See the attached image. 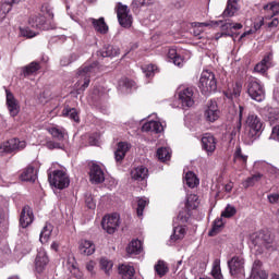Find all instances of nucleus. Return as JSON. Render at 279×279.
Returning <instances> with one entry per match:
<instances>
[{
  "instance_id": "4c0bfd02",
  "label": "nucleus",
  "mask_w": 279,
  "mask_h": 279,
  "mask_svg": "<svg viewBox=\"0 0 279 279\" xmlns=\"http://www.w3.org/2000/svg\"><path fill=\"white\" fill-rule=\"evenodd\" d=\"M192 34L195 38L202 39V34H204V27H208V24L206 23H199V22H194L192 23Z\"/></svg>"
},
{
  "instance_id": "412c9836",
  "label": "nucleus",
  "mask_w": 279,
  "mask_h": 279,
  "mask_svg": "<svg viewBox=\"0 0 279 279\" xmlns=\"http://www.w3.org/2000/svg\"><path fill=\"white\" fill-rule=\"evenodd\" d=\"M132 145L128 144V142L118 143V148L114 151V158L117 162H122L123 158H125V154L130 151Z\"/></svg>"
},
{
  "instance_id": "603ef678",
  "label": "nucleus",
  "mask_w": 279,
  "mask_h": 279,
  "mask_svg": "<svg viewBox=\"0 0 279 279\" xmlns=\"http://www.w3.org/2000/svg\"><path fill=\"white\" fill-rule=\"evenodd\" d=\"M100 267L107 276H110V271H112V267H113L112 260H109L107 258H101L100 259Z\"/></svg>"
},
{
  "instance_id": "f704fd0d",
  "label": "nucleus",
  "mask_w": 279,
  "mask_h": 279,
  "mask_svg": "<svg viewBox=\"0 0 279 279\" xmlns=\"http://www.w3.org/2000/svg\"><path fill=\"white\" fill-rule=\"evenodd\" d=\"M241 90H243V85L241 83H235L232 89H228L225 95L228 99H236L241 97Z\"/></svg>"
},
{
  "instance_id": "e433bc0d",
  "label": "nucleus",
  "mask_w": 279,
  "mask_h": 279,
  "mask_svg": "<svg viewBox=\"0 0 279 279\" xmlns=\"http://www.w3.org/2000/svg\"><path fill=\"white\" fill-rule=\"evenodd\" d=\"M119 88L122 93H130L132 88H136V83L130 78H121L119 81Z\"/></svg>"
},
{
  "instance_id": "4d7b16f0",
  "label": "nucleus",
  "mask_w": 279,
  "mask_h": 279,
  "mask_svg": "<svg viewBox=\"0 0 279 279\" xmlns=\"http://www.w3.org/2000/svg\"><path fill=\"white\" fill-rule=\"evenodd\" d=\"M236 215V208L231 205H227L226 209L221 213V217H226L230 219V217H234Z\"/></svg>"
},
{
  "instance_id": "b1692460",
  "label": "nucleus",
  "mask_w": 279,
  "mask_h": 279,
  "mask_svg": "<svg viewBox=\"0 0 279 279\" xmlns=\"http://www.w3.org/2000/svg\"><path fill=\"white\" fill-rule=\"evenodd\" d=\"M119 53V47L113 45H105L102 49L99 51V56H101V58H117Z\"/></svg>"
},
{
  "instance_id": "393cba45",
  "label": "nucleus",
  "mask_w": 279,
  "mask_h": 279,
  "mask_svg": "<svg viewBox=\"0 0 279 279\" xmlns=\"http://www.w3.org/2000/svg\"><path fill=\"white\" fill-rule=\"evenodd\" d=\"M89 23H92L94 29L98 32V34H108V24H106V20L104 17L89 19Z\"/></svg>"
},
{
  "instance_id": "a211bd4d",
  "label": "nucleus",
  "mask_w": 279,
  "mask_h": 279,
  "mask_svg": "<svg viewBox=\"0 0 279 279\" xmlns=\"http://www.w3.org/2000/svg\"><path fill=\"white\" fill-rule=\"evenodd\" d=\"M267 243L264 233H253L251 235V244L255 247L256 252H263L267 247Z\"/></svg>"
},
{
  "instance_id": "ea45409f",
  "label": "nucleus",
  "mask_w": 279,
  "mask_h": 279,
  "mask_svg": "<svg viewBox=\"0 0 279 279\" xmlns=\"http://www.w3.org/2000/svg\"><path fill=\"white\" fill-rule=\"evenodd\" d=\"M51 232H53V227L51 225H46L39 235L40 243H47L51 236Z\"/></svg>"
},
{
  "instance_id": "a18cd8bd",
  "label": "nucleus",
  "mask_w": 279,
  "mask_h": 279,
  "mask_svg": "<svg viewBox=\"0 0 279 279\" xmlns=\"http://www.w3.org/2000/svg\"><path fill=\"white\" fill-rule=\"evenodd\" d=\"M77 58H80V56H77V53H75V52L70 53L68 56H63L60 59V65L61 66H69L70 64H73V62H76Z\"/></svg>"
},
{
  "instance_id": "680f3d73",
  "label": "nucleus",
  "mask_w": 279,
  "mask_h": 279,
  "mask_svg": "<svg viewBox=\"0 0 279 279\" xmlns=\"http://www.w3.org/2000/svg\"><path fill=\"white\" fill-rule=\"evenodd\" d=\"M252 276L254 279H268L269 276L265 270H257L255 272H252Z\"/></svg>"
},
{
  "instance_id": "0e129e2a",
  "label": "nucleus",
  "mask_w": 279,
  "mask_h": 279,
  "mask_svg": "<svg viewBox=\"0 0 279 279\" xmlns=\"http://www.w3.org/2000/svg\"><path fill=\"white\" fill-rule=\"evenodd\" d=\"M264 25H265V20L263 17H258L254 22V29H255V32H258V29H260Z\"/></svg>"
},
{
  "instance_id": "39448f33",
  "label": "nucleus",
  "mask_w": 279,
  "mask_h": 279,
  "mask_svg": "<svg viewBox=\"0 0 279 279\" xmlns=\"http://www.w3.org/2000/svg\"><path fill=\"white\" fill-rule=\"evenodd\" d=\"M48 181L51 186H54V189H59L60 191H62V189H66V186L71 184L69 175H66L62 170H54L52 173H49Z\"/></svg>"
},
{
  "instance_id": "13d9d810",
  "label": "nucleus",
  "mask_w": 279,
  "mask_h": 279,
  "mask_svg": "<svg viewBox=\"0 0 279 279\" xmlns=\"http://www.w3.org/2000/svg\"><path fill=\"white\" fill-rule=\"evenodd\" d=\"M154 0H133L132 5L133 8H145L147 5H151Z\"/></svg>"
},
{
  "instance_id": "f257e3e1",
  "label": "nucleus",
  "mask_w": 279,
  "mask_h": 279,
  "mask_svg": "<svg viewBox=\"0 0 279 279\" xmlns=\"http://www.w3.org/2000/svg\"><path fill=\"white\" fill-rule=\"evenodd\" d=\"M99 73V63L94 62L89 65H83L77 71L76 86L80 87L78 90H86L90 84V76Z\"/></svg>"
},
{
  "instance_id": "4468645a",
  "label": "nucleus",
  "mask_w": 279,
  "mask_h": 279,
  "mask_svg": "<svg viewBox=\"0 0 279 279\" xmlns=\"http://www.w3.org/2000/svg\"><path fill=\"white\" fill-rule=\"evenodd\" d=\"M89 180L93 184H101L105 182L106 175L104 174V170L97 163H93L89 170Z\"/></svg>"
},
{
  "instance_id": "f3484780",
  "label": "nucleus",
  "mask_w": 279,
  "mask_h": 279,
  "mask_svg": "<svg viewBox=\"0 0 279 279\" xmlns=\"http://www.w3.org/2000/svg\"><path fill=\"white\" fill-rule=\"evenodd\" d=\"M47 265H49V256H47V252L39 251L35 258V270L37 271V274H43Z\"/></svg>"
},
{
  "instance_id": "864d4df0",
  "label": "nucleus",
  "mask_w": 279,
  "mask_h": 279,
  "mask_svg": "<svg viewBox=\"0 0 279 279\" xmlns=\"http://www.w3.org/2000/svg\"><path fill=\"white\" fill-rule=\"evenodd\" d=\"M142 71L146 77H154V75L156 74V71H158V68L154 64H148V65L142 66Z\"/></svg>"
},
{
  "instance_id": "bf43d9fd",
  "label": "nucleus",
  "mask_w": 279,
  "mask_h": 279,
  "mask_svg": "<svg viewBox=\"0 0 279 279\" xmlns=\"http://www.w3.org/2000/svg\"><path fill=\"white\" fill-rule=\"evenodd\" d=\"M47 149H64V145L60 142L48 141L46 143Z\"/></svg>"
},
{
  "instance_id": "79ce46f5",
  "label": "nucleus",
  "mask_w": 279,
  "mask_h": 279,
  "mask_svg": "<svg viewBox=\"0 0 279 279\" xmlns=\"http://www.w3.org/2000/svg\"><path fill=\"white\" fill-rule=\"evenodd\" d=\"M262 179L263 173L253 174L252 177H248L244 182H242V186H244V189H250V186H254L256 182H260Z\"/></svg>"
},
{
  "instance_id": "338daca9",
  "label": "nucleus",
  "mask_w": 279,
  "mask_h": 279,
  "mask_svg": "<svg viewBox=\"0 0 279 279\" xmlns=\"http://www.w3.org/2000/svg\"><path fill=\"white\" fill-rule=\"evenodd\" d=\"M268 202L270 204H278V202H279V194H270V195H268Z\"/></svg>"
},
{
  "instance_id": "4be33fe9",
  "label": "nucleus",
  "mask_w": 279,
  "mask_h": 279,
  "mask_svg": "<svg viewBox=\"0 0 279 279\" xmlns=\"http://www.w3.org/2000/svg\"><path fill=\"white\" fill-rule=\"evenodd\" d=\"M241 10V7L239 5V0H228L227 7L222 13L223 17H232L236 12Z\"/></svg>"
},
{
  "instance_id": "2eb2a0df",
  "label": "nucleus",
  "mask_w": 279,
  "mask_h": 279,
  "mask_svg": "<svg viewBox=\"0 0 279 279\" xmlns=\"http://www.w3.org/2000/svg\"><path fill=\"white\" fill-rule=\"evenodd\" d=\"M274 56L271 53L266 54L263 60L257 63L254 68L255 73H260L262 75H265L269 69L274 66Z\"/></svg>"
},
{
  "instance_id": "09e8293b",
  "label": "nucleus",
  "mask_w": 279,
  "mask_h": 279,
  "mask_svg": "<svg viewBox=\"0 0 279 279\" xmlns=\"http://www.w3.org/2000/svg\"><path fill=\"white\" fill-rule=\"evenodd\" d=\"M155 271L160 278H162V276H167L169 272V267H167V263H165V260H159L155 265Z\"/></svg>"
},
{
  "instance_id": "0eeeda50",
  "label": "nucleus",
  "mask_w": 279,
  "mask_h": 279,
  "mask_svg": "<svg viewBox=\"0 0 279 279\" xmlns=\"http://www.w3.org/2000/svg\"><path fill=\"white\" fill-rule=\"evenodd\" d=\"M117 16L121 27H132V14L128 5L119 2L116 7Z\"/></svg>"
},
{
  "instance_id": "2f4dec72",
  "label": "nucleus",
  "mask_w": 279,
  "mask_h": 279,
  "mask_svg": "<svg viewBox=\"0 0 279 279\" xmlns=\"http://www.w3.org/2000/svg\"><path fill=\"white\" fill-rule=\"evenodd\" d=\"M148 173L149 170L146 167L141 166L131 171V178L132 180L142 181L145 180V178H147Z\"/></svg>"
},
{
  "instance_id": "58836bf2",
  "label": "nucleus",
  "mask_w": 279,
  "mask_h": 279,
  "mask_svg": "<svg viewBox=\"0 0 279 279\" xmlns=\"http://www.w3.org/2000/svg\"><path fill=\"white\" fill-rule=\"evenodd\" d=\"M184 182L190 189H195V186L199 184V179H197V175L190 171L185 174Z\"/></svg>"
},
{
  "instance_id": "bb28decb",
  "label": "nucleus",
  "mask_w": 279,
  "mask_h": 279,
  "mask_svg": "<svg viewBox=\"0 0 279 279\" xmlns=\"http://www.w3.org/2000/svg\"><path fill=\"white\" fill-rule=\"evenodd\" d=\"M49 134H51L52 138H56L57 141H66L69 138V135L66 133V130L64 128L59 126H52L48 129Z\"/></svg>"
},
{
  "instance_id": "6e6552de",
  "label": "nucleus",
  "mask_w": 279,
  "mask_h": 279,
  "mask_svg": "<svg viewBox=\"0 0 279 279\" xmlns=\"http://www.w3.org/2000/svg\"><path fill=\"white\" fill-rule=\"evenodd\" d=\"M121 221L119 214H112L111 216H105L101 221L102 229L107 234H114L119 228Z\"/></svg>"
},
{
  "instance_id": "052dcab7",
  "label": "nucleus",
  "mask_w": 279,
  "mask_h": 279,
  "mask_svg": "<svg viewBox=\"0 0 279 279\" xmlns=\"http://www.w3.org/2000/svg\"><path fill=\"white\" fill-rule=\"evenodd\" d=\"M85 204H86L87 208H89L90 210H95L96 204H95V199H93L92 195H89V194L85 195Z\"/></svg>"
},
{
  "instance_id": "c85d7f7f",
  "label": "nucleus",
  "mask_w": 279,
  "mask_h": 279,
  "mask_svg": "<svg viewBox=\"0 0 279 279\" xmlns=\"http://www.w3.org/2000/svg\"><path fill=\"white\" fill-rule=\"evenodd\" d=\"M221 32L222 36H232V34H230V32H232V29H243V24L241 23H232L230 21H227L225 23L221 24Z\"/></svg>"
},
{
  "instance_id": "3c124183",
  "label": "nucleus",
  "mask_w": 279,
  "mask_h": 279,
  "mask_svg": "<svg viewBox=\"0 0 279 279\" xmlns=\"http://www.w3.org/2000/svg\"><path fill=\"white\" fill-rule=\"evenodd\" d=\"M21 0H12V2H5L0 7V20L5 19V15L12 10V3H19Z\"/></svg>"
},
{
  "instance_id": "f03ea898",
  "label": "nucleus",
  "mask_w": 279,
  "mask_h": 279,
  "mask_svg": "<svg viewBox=\"0 0 279 279\" xmlns=\"http://www.w3.org/2000/svg\"><path fill=\"white\" fill-rule=\"evenodd\" d=\"M199 90L203 95H210V93L217 92V77L210 70H204L201 74Z\"/></svg>"
},
{
  "instance_id": "37998d69",
  "label": "nucleus",
  "mask_w": 279,
  "mask_h": 279,
  "mask_svg": "<svg viewBox=\"0 0 279 279\" xmlns=\"http://www.w3.org/2000/svg\"><path fill=\"white\" fill-rule=\"evenodd\" d=\"M211 276L215 279H223V275L221 274V260L220 259L214 260Z\"/></svg>"
},
{
  "instance_id": "7ed1b4c3",
  "label": "nucleus",
  "mask_w": 279,
  "mask_h": 279,
  "mask_svg": "<svg viewBox=\"0 0 279 279\" xmlns=\"http://www.w3.org/2000/svg\"><path fill=\"white\" fill-rule=\"evenodd\" d=\"M246 93L253 101H264L265 100V86L257 78L251 77L246 83Z\"/></svg>"
},
{
  "instance_id": "72a5a7b5",
  "label": "nucleus",
  "mask_w": 279,
  "mask_h": 279,
  "mask_svg": "<svg viewBox=\"0 0 279 279\" xmlns=\"http://www.w3.org/2000/svg\"><path fill=\"white\" fill-rule=\"evenodd\" d=\"M62 117H66L68 119H71L72 121H75L76 123H80V113L77 112V109L69 107L66 105L62 112Z\"/></svg>"
},
{
  "instance_id": "dca6fc26",
  "label": "nucleus",
  "mask_w": 279,
  "mask_h": 279,
  "mask_svg": "<svg viewBox=\"0 0 279 279\" xmlns=\"http://www.w3.org/2000/svg\"><path fill=\"white\" fill-rule=\"evenodd\" d=\"M32 223H34V211H32V207L26 205L20 215V226L21 228H28Z\"/></svg>"
},
{
  "instance_id": "5fc2aeb1",
  "label": "nucleus",
  "mask_w": 279,
  "mask_h": 279,
  "mask_svg": "<svg viewBox=\"0 0 279 279\" xmlns=\"http://www.w3.org/2000/svg\"><path fill=\"white\" fill-rule=\"evenodd\" d=\"M20 34L24 38H35V36H38V32L32 31V28H29V26L20 28Z\"/></svg>"
},
{
  "instance_id": "aec40b11",
  "label": "nucleus",
  "mask_w": 279,
  "mask_h": 279,
  "mask_svg": "<svg viewBox=\"0 0 279 279\" xmlns=\"http://www.w3.org/2000/svg\"><path fill=\"white\" fill-rule=\"evenodd\" d=\"M186 236V228L183 226H178L173 228V233L170 235V240L167 245H173L177 241H182Z\"/></svg>"
},
{
  "instance_id": "5701e85b",
  "label": "nucleus",
  "mask_w": 279,
  "mask_h": 279,
  "mask_svg": "<svg viewBox=\"0 0 279 279\" xmlns=\"http://www.w3.org/2000/svg\"><path fill=\"white\" fill-rule=\"evenodd\" d=\"M47 23V19L45 15L38 13V14H33L28 19V25L33 27V29H40L43 26Z\"/></svg>"
},
{
  "instance_id": "473e14b6",
  "label": "nucleus",
  "mask_w": 279,
  "mask_h": 279,
  "mask_svg": "<svg viewBox=\"0 0 279 279\" xmlns=\"http://www.w3.org/2000/svg\"><path fill=\"white\" fill-rule=\"evenodd\" d=\"M141 252H143V243L141 242V240L131 241L126 247V253L131 256L141 254Z\"/></svg>"
},
{
  "instance_id": "c756f323",
  "label": "nucleus",
  "mask_w": 279,
  "mask_h": 279,
  "mask_svg": "<svg viewBox=\"0 0 279 279\" xmlns=\"http://www.w3.org/2000/svg\"><path fill=\"white\" fill-rule=\"evenodd\" d=\"M38 174L36 173V169L32 166H28L21 174V180L23 182H36Z\"/></svg>"
},
{
  "instance_id": "a19ab883",
  "label": "nucleus",
  "mask_w": 279,
  "mask_h": 279,
  "mask_svg": "<svg viewBox=\"0 0 279 279\" xmlns=\"http://www.w3.org/2000/svg\"><path fill=\"white\" fill-rule=\"evenodd\" d=\"M264 10H267L268 15H266V19H274L276 14H279V2H272L270 4L264 5Z\"/></svg>"
},
{
  "instance_id": "8fccbe9b",
  "label": "nucleus",
  "mask_w": 279,
  "mask_h": 279,
  "mask_svg": "<svg viewBox=\"0 0 279 279\" xmlns=\"http://www.w3.org/2000/svg\"><path fill=\"white\" fill-rule=\"evenodd\" d=\"M137 207H136V214L137 217H143V211L145 210L146 206L149 204V199L146 197L137 198Z\"/></svg>"
},
{
  "instance_id": "f8f14e48",
  "label": "nucleus",
  "mask_w": 279,
  "mask_h": 279,
  "mask_svg": "<svg viewBox=\"0 0 279 279\" xmlns=\"http://www.w3.org/2000/svg\"><path fill=\"white\" fill-rule=\"evenodd\" d=\"M221 114V111H219V106H217V101L210 100L207 104V108L205 109L204 117L206 121L209 123H215L217 119H219V116Z\"/></svg>"
},
{
  "instance_id": "e2e57ef3",
  "label": "nucleus",
  "mask_w": 279,
  "mask_h": 279,
  "mask_svg": "<svg viewBox=\"0 0 279 279\" xmlns=\"http://www.w3.org/2000/svg\"><path fill=\"white\" fill-rule=\"evenodd\" d=\"M40 12H43V14L53 16V13L51 12V7L49 5V3L43 4L41 8H40Z\"/></svg>"
},
{
  "instance_id": "1a4fd4ad",
  "label": "nucleus",
  "mask_w": 279,
  "mask_h": 279,
  "mask_svg": "<svg viewBox=\"0 0 279 279\" xmlns=\"http://www.w3.org/2000/svg\"><path fill=\"white\" fill-rule=\"evenodd\" d=\"M178 97L182 108H193V106H195V96L193 88L186 87L180 89Z\"/></svg>"
},
{
  "instance_id": "de8ad7c7",
  "label": "nucleus",
  "mask_w": 279,
  "mask_h": 279,
  "mask_svg": "<svg viewBox=\"0 0 279 279\" xmlns=\"http://www.w3.org/2000/svg\"><path fill=\"white\" fill-rule=\"evenodd\" d=\"M222 228H223V219L217 218L213 223L211 230H209L208 232L209 236H216V234H219Z\"/></svg>"
},
{
  "instance_id": "a878e982",
  "label": "nucleus",
  "mask_w": 279,
  "mask_h": 279,
  "mask_svg": "<svg viewBox=\"0 0 279 279\" xmlns=\"http://www.w3.org/2000/svg\"><path fill=\"white\" fill-rule=\"evenodd\" d=\"M165 128L159 121H149L143 124L142 132H155V134H160Z\"/></svg>"
},
{
  "instance_id": "7c9ffc66",
  "label": "nucleus",
  "mask_w": 279,
  "mask_h": 279,
  "mask_svg": "<svg viewBox=\"0 0 279 279\" xmlns=\"http://www.w3.org/2000/svg\"><path fill=\"white\" fill-rule=\"evenodd\" d=\"M40 71V63L33 61L28 65L22 68V74L24 77H29V75H35Z\"/></svg>"
},
{
  "instance_id": "9b49d317",
  "label": "nucleus",
  "mask_w": 279,
  "mask_h": 279,
  "mask_svg": "<svg viewBox=\"0 0 279 279\" xmlns=\"http://www.w3.org/2000/svg\"><path fill=\"white\" fill-rule=\"evenodd\" d=\"M202 149L206 151L207 156H213L217 149V138L210 133H205L202 137Z\"/></svg>"
},
{
  "instance_id": "c9c22d12",
  "label": "nucleus",
  "mask_w": 279,
  "mask_h": 279,
  "mask_svg": "<svg viewBox=\"0 0 279 279\" xmlns=\"http://www.w3.org/2000/svg\"><path fill=\"white\" fill-rule=\"evenodd\" d=\"M68 269L74 276V278L81 279L82 278V271H80V268H77V263H75V257H69L68 258Z\"/></svg>"
},
{
  "instance_id": "423d86ee",
  "label": "nucleus",
  "mask_w": 279,
  "mask_h": 279,
  "mask_svg": "<svg viewBox=\"0 0 279 279\" xmlns=\"http://www.w3.org/2000/svg\"><path fill=\"white\" fill-rule=\"evenodd\" d=\"M27 147V142L19 138H11L0 146V154H12L14 151H21Z\"/></svg>"
},
{
  "instance_id": "20e7f679",
  "label": "nucleus",
  "mask_w": 279,
  "mask_h": 279,
  "mask_svg": "<svg viewBox=\"0 0 279 279\" xmlns=\"http://www.w3.org/2000/svg\"><path fill=\"white\" fill-rule=\"evenodd\" d=\"M246 132L248 138H256L263 134V120L254 113H250L246 119Z\"/></svg>"
},
{
  "instance_id": "cd10ccee",
  "label": "nucleus",
  "mask_w": 279,
  "mask_h": 279,
  "mask_svg": "<svg viewBox=\"0 0 279 279\" xmlns=\"http://www.w3.org/2000/svg\"><path fill=\"white\" fill-rule=\"evenodd\" d=\"M80 252L84 256H93L95 254V244L89 240H82L80 243Z\"/></svg>"
},
{
  "instance_id": "774afa93",
  "label": "nucleus",
  "mask_w": 279,
  "mask_h": 279,
  "mask_svg": "<svg viewBox=\"0 0 279 279\" xmlns=\"http://www.w3.org/2000/svg\"><path fill=\"white\" fill-rule=\"evenodd\" d=\"M271 137L279 141V125L272 128Z\"/></svg>"
},
{
  "instance_id": "ddd939ff",
  "label": "nucleus",
  "mask_w": 279,
  "mask_h": 279,
  "mask_svg": "<svg viewBox=\"0 0 279 279\" xmlns=\"http://www.w3.org/2000/svg\"><path fill=\"white\" fill-rule=\"evenodd\" d=\"M5 94H7V108L11 117H16V114L21 112V106L19 105V100H16L12 92L5 89Z\"/></svg>"
},
{
  "instance_id": "c03bdc74",
  "label": "nucleus",
  "mask_w": 279,
  "mask_h": 279,
  "mask_svg": "<svg viewBox=\"0 0 279 279\" xmlns=\"http://www.w3.org/2000/svg\"><path fill=\"white\" fill-rule=\"evenodd\" d=\"M157 158L161 162H167V160H171V150L166 147H161L157 149Z\"/></svg>"
},
{
  "instance_id": "6e6d98bb",
  "label": "nucleus",
  "mask_w": 279,
  "mask_h": 279,
  "mask_svg": "<svg viewBox=\"0 0 279 279\" xmlns=\"http://www.w3.org/2000/svg\"><path fill=\"white\" fill-rule=\"evenodd\" d=\"M243 162V165H245L247 162V156L243 155L242 150H241V146H238L234 153V162Z\"/></svg>"
},
{
  "instance_id": "6ab92c4d",
  "label": "nucleus",
  "mask_w": 279,
  "mask_h": 279,
  "mask_svg": "<svg viewBox=\"0 0 279 279\" xmlns=\"http://www.w3.org/2000/svg\"><path fill=\"white\" fill-rule=\"evenodd\" d=\"M118 271L120 279H136V277H134L136 274L134 266L122 264L119 266Z\"/></svg>"
},
{
  "instance_id": "49530a36",
  "label": "nucleus",
  "mask_w": 279,
  "mask_h": 279,
  "mask_svg": "<svg viewBox=\"0 0 279 279\" xmlns=\"http://www.w3.org/2000/svg\"><path fill=\"white\" fill-rule=\"evenodd\" d=\"M186 208L195 210L199 206V197L196 194H190L186 199Z\"/></svg>"
},
{
  "instance_id": "9d476101",
  "label": "nucleus",
  "mask_w": 279,
  "mask_h": 279,
  "mask_svg": "<svg viewBox=\"0 0 279 279\" xmlns=\"http://www.w3.org/2000/svg\"><path fill=\"white\" fill-rule=\"evenodd\" d=\"M231 276L245 274V259L241 256H234L228 262Z\"/></svg>"
},
{
  "instance_id": "69168bd1",
  "label": "nucleus",
  "mask_w": 279,
  "mask_h": 279,
  "mask_svg": "<svg viewBox=\"0 0 279 279\" xmlns=\"http://www.w3.org/2000/svg\"><path fill=\"white\" fill-rule=\"evenodd\" d=\"M177 56H178V50L175 48H170L168 50V58H169L170 62H172Z\"/></svg>"
}]
</instances>
